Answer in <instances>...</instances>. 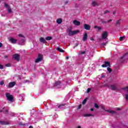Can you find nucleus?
I'll use <instances>...</instances> for the list:
<instances>
[{"mask_svg":"<svg viewBox=\"0 0 128 128\" xmlns=\"http://www.w3.org/2000/svg\"><path fill=\"white\" fill-rule=\"evenodd\" d=\"M78 32H80V30H78L72 31V30H69L68 32V34L70 36H74V34H78Z\"/></svg>","mask_w":128,"mask_h":128,"instance_id":"f257e3e1","label":"nucleus"},{"mask_svg":"<svg viewBox=\"0 0 128 128\" xmlns=\"http://www.w3.org/2000/svg\"><path fill=\"white\" fill-rule=\"evenodd\" d=\"M6 96L8 100H10V102H12V100H14V96H12V95H11L10 94L6 93Z\"/></svg>","mask_w":128,"mask_h":128,"instance_id":"f03ea898","label":"nucleus"},{"mask_svg":"<svg viewBox=\"0 0 128 128\" xmlns=\"http://www.w3.org/2000/svg\"><path fill=\"white\" fill-rule=\"evenodd\" d=\"M42 54H38V58L35 60L36 64H38V62H40L42 60Z\"/></svg>","mask_w":128,"mask_h":128,"instance_id":"7ed1b4c3","label":"nucleus"},{"mask_svg":"<svg viewBox=\"0 0 128 128\" xmlns=\"http://www.w3.org/2000/svg\"><path fill=\"white\" fill-rule=\"evenodd\" d=\"M20 56L18 54L12 55V58H14V60H17V62H20Z\"/></svg>","mask_w":128,"mask_h":128,"instance_id":"20e7f679","label":"nucleus"},{"mask_svg":"<svg viewBox=\"0 0 128 128\" xmlns=\"http://www.w3.org/2000/svg\"><path fill=\"white\" fill-rule=\"evenodd\" d=\"M108 36V32L106 31L104 32L102 35V40H106V38H107Z\"/></svg>","mask_w":128,"mask_h":128,"instance_id":"39448f33","label":"nucleus"},{"mask_svg":"<svg viewBox=\"0 0 128 128\" xmlns=\"http://www.w3.org/2000/svg\"><path fill=\"white\" fill-rule=\"evenodd\" d=\"M4 6L5 8H8V14H12V8H10V6L8 4L4 3Z\"/></svg>","mask_w":128,"mask_h":128,"instance_id":"423d86ee","label":"nucleus"},{"mask_svg":"<svg viewBox=\"0 0 128 128\" xmlns=\"http://www.w3.org/2000/svg\"><path fill=\"white\" fill-rule=\"evenodd\" d=\"M102 68H106V66H110V62H105L104 64L102 65Z\"/></svg>","mask_w":128,"mask_h":128,"instance_id":"0eeeda50","label":"nucleus"},{"mask_svg":"<svg viewBox=\"0 0 128 128\" xmlns=\"http://www.w3.org/2000/svg\"><path fill=\"white\" fill-rule=\"evenodd\" d=\"M16 86V82H10L8 84V88H14Z\"/></svg>","mask_w":128,"mask_h":128,"instance_id":"6e6552de","label":"nucleus"},{"mask_svg":"<svg viewBox=\"0 0 128 128\" xmlns=\"http://www.w3.org/2000/svg\"><path fill=\"white\" fill-rule=\"evenodd\" d=\"M88 34L86 32L84 33L82 38L83 42H86L88 40Z\"/></svg>","mask_w":128,"mask_h":128,"instance_id":"1a4fd4ad","label":"nucleus"},{"mask_svg":"<svg viewBox=\"0 0 128 128\" xmlns=\"http://www.w3.org/2000/svg\"><path fill=\"white\" fill-rule=\"evenodd\" d=\"M25 42H26L25 38L24 37V38L20 40L19 44H21V46H24V44Z\"/></svg>","mask_w":128,"mask_h":128,"instance_id":"9d476101","label":"nucleus"},{"mask_svg":"<svg viewBox=\"0 0 128 128\" xmlns=\"http://www.w3.org/2000/svg\"><path fill=\"white\" fill-rule=\"evenodd\" d=\"M10 42H11L12 44H16V42H18V40L14 39L12 38H9Z\"/></svg>","mask_w":128,"mask_h":128,"instance_id":"9b49d317","label":"nucleus"},{"mask_svg":"<svg viewBox=\"0 0 128 128\" xmlns=\"http://www.w3.org/2000/svg\"><path fill=\"white\" fill-rule=\"evenodd\" d=\"M84 28L86 30H90V26L88 24H84Z\"/></svg>","mask_w":128,"mask_h":128,"instance_id":"f8f14e48","label":"nucleus"},{"mask_svg":"<svg viewBox=\"0 0 128 128\" xmlns=\"http://www.w3.org/2000/svg\"><path fill=\"white\" fill-rule=\"evenodd\" d=\"M120 20H122V19H120L116 22L115 26H120Z\"/></svg>","mask_w":128,"mask_h":128,"instance_id":"ddd939ff","label":"nucleus"},{"mask_svg":"<svg viewBox=\"0 0 128 128\" xmlns=\"http://www.w3.org/2000/svg\"><path fill=\"white\" fill-rule=\"evenodd\" d=\"M39 40L40 42H42L43 44H46V39L42 37L40 38Z\"/></svg>","mask_w":128,"mask_h":128,"instance_id":"4468645a","label":"nucleus"},{"mask_svg":"<svg viewBox=\"0 0 128 128\" xmlns=\"http://www.w3.org/2000/svg\"><path fill=\"white\" fill-rule=\"evenodd\" d=\"M73 23L74 24L75 26H80V22L76 20H74V22H73Z\"/></svg>","mask_w":128,"mask_h":128,"instance_id":"2eb2a0df","label":"nucleus"},{"mask_svg":"<svg viewBox=\"0 0 128 128\" xmlns=\"http://www.w3.org/2000/svg\"><path fill=\"white\" fill-rule=\"evenodd\" d=\"M56 22L58 24H60L62 22V19L60 18L56 20Z\"/></svg>","mask_w":128,"mask_h":128,"instance_id":"dca6fc26","label":"nucleus"},{"mask_svg":"<svg viewBox=\"0 0 128 128\" xmlns=\"http://www.w3.org/2000/svg\"><path fill=\"white\" fill-rule=\"evenodd\" d=\"M110 86L111 90H118L116 85H111Z\"/></svg>","mask_w":128,"mask_h":128,"instance_id":"f3484780","label":"nucleus"},{"mask_svg":"<svg viewBox=\"0 0 128 128\" xmlns=\"http://www.w3.org/2000/svg\"><path fill=\"white\" fill-rule=\"evenodd\" d=\"M92 6H98V4L96 2L93 1L92 3Z\"/></svg>","mask_w":128,"mask_h":128,"instance_id":"a211bd4d","label":"nucleus"},{"mask_svg":"<svg viewBox=\"0 0 128 128\" xmlns=\"http://www.w3.org/2000/svg\"><path fill=\"white\" fill-rule=\"evenodd\" d=\"M94 28H98V30H102V28L100 26H94Z\"/></svg>","mask_w":128,"mask_h":128,"instance_id":"6ab92c4d","label":"nucleus"},{"mask_svg":"<svg viewBox=\"0 0 128 128\" xmlns=\"http://www.w3.org/2000/svg\"><path fill=\"white\" fill-rule=\"evenodd\" d=\"M57 50H58V52H64V50H62V48L58 47L57 48Z\"/></svg>","mask_w":128,"mask_h":128,"instance_id":"aec40b11","label":"nucleus"},{"mask_svg":"<svg viewBox=\"0 0 128 128\" xmlns=\"http://www.w3.org/2000/svg\"><path fill=\"white\" fill-rule=\"evenodd\" d=\"M85 118L88 117V116H94V115L92 114H85L84 115Z\"/></svg>","mask_w":128,"mask_h":128,"instance_id":"412c9836","label":"nucleus"},{"mask_svg":"<svg viewBox=\"0 0 128 128\" xmlns=\"http://www.w3.org/2000/svg\"><path fill=\"white\" fill-rule=\"evenodd\" d=\"M0 123H1V124H9L8 122L4 121H0Z\"/></svg>","mask_w":128,"mask_h":128,"instance_id":"4be33fe9","label":"nucleus"},{"mask_svg":"<svg viewBox=\"0 0 128 128\" xmlns=\"http://www.w3.org/2000/svg\"><path fill=\"white\" fill-rule=\"evenodd\" d=\"M106 112H110V114H116V112L114 110H107Z\"/></svg>","mask_w":128,"mask_h":128,"instance_id":"5701e85b","label":"nucleus"},{"mask_svg":"<svg viewBox=\"0 0 128 128\" xmlns=\"http://www.w3.org/2000/svg\"><path fill=\"white\" fill-rule=\"evenodd\" d=\"M45 38H46V40H52V37L47 36Z\"/></svg>","mask_w":128,"mask_h":128,"instance_id":"b1692460","label":"nucleus"},{"mask_svg":"<svg viewBox=\"0 0 128 128\" xmlns=\"http://www.w3.org/2000/svg\"><path fill=\"white\" fill-rule=\"evenodd\" d=\"M62 84V82L60 80L55 82L56 86H60Z\"/></svg>","mask_w":128,"mask_h":128,"instance_id":"393cba45","label":"nucleus"},{"mask_svg":"<svg viewBox=\"0 0 128 128\" xmlns=\"http://www.w3.org/2000/svg\"><path fill=\"white\" fill-rule=\"evenodd\" d=\"M124 38H126V36H123L120 37V42H122V40H124Z\"/></svg>","mask_w":128,"mask_h":128,"instance_id":"a878e982","label":"nucleus"},{"mask_svg":"<svg viewBox=\"0 0 128 128\" xmlns=\"http://www.w3.org/2000/svg\"><path fill=\"white\" fill-rule=\"evenodd\" d=\"M107 70L109 74H110V72H112V68H110L108 67L107 68Z\"/></svg>","mask_w":128,"mask_h":128,"instance_id":"bb28decb","label":"nucleus"},{"mask_svg":"<svg viewBox=\"0 0 128 128\" xmlns=\"http://www.w3.org/2000/svg\"><path fill=\"white\" fill-rule=\"evenodd\" d=\"M88 100V98H85L82 102V104H86V101Z\"/></svg>","mask_w":128,"mask_h":128,"instance_id":"cd10ccee","label":"nucleus"},{"mask_svg":"<svg viewBox=\"0 0 128 128\" xmlns=\"http://www.w3.org/2000/svg\"><path fill=\"white\" fill-rule=\"evenodd\" d=\"M101 22L104 24H108L107 22L104 20V19H101Z\"/></svg>","mask_w":128,"mask_h":128,"instance_id":"c85d7f7f","label":"nucleus"},{"mask_svg":"<svg viewBox=\"0 0 128 128\" xmlns=\"http://www.w3.org/2000/svg\"><path fill=\"white\" fill-rule=\"evenodd\" d=\"M125 98H126V102H128V94H125Z\"/></svg>","mask_w":128,"mask_h":128,"instance_id":"c756f323","label":"nucleus"},{"mask_svg":"<svg viewBox=\"0 0 128 128\" xmlns=\"http://www.w3.org/2000/svg\"><path fill=\"white\" fill-rule=\"evenodd\" d=\"M94 108H100V106H98V104H95L94 105Z\"/></svg>","mask_w":128,"mask_h":128,"instance_id":"7c9ffc66","label":"nucleus"},{"mask_svg":"<svg viewBox=\"0 0 128 128\" xmlns=\"http://www.w3.org/2000/svg\"><path fill=\"white\" fill-rule=\"evenodd\" d=\"M6 66H8V67L12 66V64H10V63L7 64H6Z\"/></svg>","mask_w":128,"mask_h":128,"instance_id":"2f4dec72","label":"nucleus"},{"mask_svg":"<svg viewBox=\"0 0 128 128\" xmlns=\"http://www.w3.org/2000/svg\"><path fill=\"white\" fill-rule=\"evenodd\" d=\"M4 81H1L0 82V86H4Z\"/></svg>","mask_w":128,"mask_h":128,"instance_id":"473e14b6","label":"nucleus"},{"mask_svg":"<svg viewBox=\"0 0 128 128\" xmlns=\"http://www.w3.org/2000/svg\"><path fill=\"white\" fill-rule=\"evenodd\" d=\"M110 11H108V10H106L104 12V14H108V13H110Z\"/></svg>","mask_w":128,"mask_h":128,"instance_id":"72a5a7b5","label":"nucleus"},{"mask_svg":"<svg viewBox=\"0 0 128 128\" xmlns=\"http://www.w3.org/2000/svg\"><path fill=\"white\" fill-rule=\"evenodd\" d=\"M18 36L20 38H24V36H22V34H19Z\"/></svg>","mask_w":128,"mask_h":128,"instance_id":"f704fd0d","label":"nucleus"},{"mask_svg":"<svg viewBox=\"0 0 128 128\" xmlns=\"http://www.w3.org/2000/svg\"><path fill=\"white\" fill-rule=\"evenodd\" d=\"M90 90H92V88H88L87 90V92L88 93L90 92Z\"/></svg>","mask_w":128,"mask_h":128,"instance_id":"c9c22d12","label":"nucleus"},{"mask_svg":"<svg viewBox=\"0 0 128 128\" xmlns=\"http://www.w3.org/2000/svg\"><path fill=\"white\" fill-rule=\"evenodd\" d=\"M66 106V104H62L58 106V108H60V106Z\"/></svg>","mask_w":128,"mask_h":128,"instance_id":"e433bc0d","label":"nucleus"},{"mask_svg":"<svg viewBox=\"0 0 128 128\" xmlns=\"http://www.w3.org/2000/svg\"><path fill=\"white\" fill-rule=\"evenodd\" d=\"M124 90H127V92H128V86L125 88H124Z\"/></svg>","mask_w":128,"mask_h":128,"instance_id":"4c0bfd02","label":"nucleus"},{"mask_svg":"<svg viewBox=\"0 0 128 128\" xmlns=\"http://www.w3.org/2000/svg\"><path fill=\"white\" fill-rule=\"evenodd\" d=\"M4 68V66L0 64V70H2Z\"/></svg>","mask_w":128,"mask_h":128,"instance_id":"58836bf2","label":"nucleus"},{"mask_svg":"<svg viewBox=\"0 0 128 128\" xmlns=\"http://www.w3.org/2000/svg\"><path fill=\"white\" fill-rule=\"evenodd\" d=\"M112 22V20L110 19L107 21V23L108 24V22Z\"/></svg>","mask_w":128,"mask_h":128,"instance_id":"ea45409f","label":"nucleus"},{"mask_svg":"<svg viewBox=\"0 0 128 128\" xmlns=\"http://www.w3.org/2000/svg\"><path fill=\"white\" fill-rule=\"evenodd\" d=\"M106 44H108V42H106L105 43H102V46H106Z\"/></svg>","mask_w":128,"mask_h":128,"instance_id":"a19ab883","label":"nucleus"},{"mask_svg":"<svg viewBox=\"0 0 128 128\" xmlns=\"http://www.w3.org/2000/svg\"><path fill=\"white\" fill-rule=\"evenodd\" d=\"M80 108H82V104H80L78 106V109L80 110Z\"/></svg>","mask_w":128,"mask_h":128,"instance_id":"79ce46f5","label":"nucleus"},{"mask_svg":"<svg viewBox=\"0 0 128 128\" xmlns=\"http://www.w3.org/2000/svg\"><path fill=\"white\" fill-rule=\"evenodd\" d=\"M81 54H86V51H84L80 52Z\"/></svg>","mask_w":128,"mask_h":128,"instance_id":"37998d69","label":"nucleus"},{"mask_svg":"<svg viewBox=\"0 0 128 128\" xmlns=\"http://www.w3.org/2000/svg\"><path fill=\"white\" fill-rule=\"evenodd\" d=\"M4 58H8V55H5L4 56Z\"/></svg>","mask_w":128,"mask_h":128,"instance_id":"c03bdc74","label":"nucleus"},{"mask_svg":"<svg viewBox=\"0 0 128 128\" xmlns=\"http://www.w3.org/2000/svg\"><path fill=\"white\" fill-rule=\"evenodd\" d=\"M2 43L0 42V48H2Z\"/></svg>","mask_w":128,"mask_h":128,"instance_id":"a18cd8bd","label":"nucleus"},{"mask_svg":"<svg viewBox=\"0 0 128 128\" xmlns=\"http://www.w3.org/2000/svg\"><path fill=\"white\" fill-rule=\"evenodd\" d=\"M122 110L120 108H116V110Z\"/></svg>","mask_w":128,"mask_h":128,"instance_id":"49530a36","label":"nucleus"},{"mask_svg":"<svg viewBox=\"0 0 128 128\" xmlns=\"http://www.w3.org/2000/svg\"><path fill=\"white\" fill-rule=\"evenodd\" d=\"M30 82V80H26L24 82Z\"/></svg>","mask_w":128,"mask_h":128,"instance_id":"de8ad7c7","label":"nucleus"},{"mask_svg":"<svg viewBox=\"0 0 128 128\" xmlns=\"http://www.w3.org/2000/svg\"><path fill=\"white\" fill-rule=\"evenodd\" d=\"M126 56V54H125L122 57V58H124V56Z\"/></svg>","mask_w":128,"mask_h":128,"instance_id":"09e8293b","label":"nucleus"},{"mask_svg":"<svg viewBox=\"0 0 128 128\" xmlns=\"http://www.w3.org/2000/svg\"><path fill=\"white\" fill-rule=\"evenodd\" d=\"M116 14V11H114L113 12V14Z\"/></svg>","mask_w":128,"mask_h":128,"instance_id":"8fccbe9b","label":"nucleus"},{"mask_svg":"<svg viewBox=\"0 0 128 128\" xmlns=\"http://www.w3.org/2000/svg\"><path fill=\"white\" fill-rule=\"evenodd\" d=\"M5 112H6V113L8 112V110H6Z\"/></svg>","mask_w":128,"mask_h":128,"instance_id":"3c124183","label":"nucleus"},{"mask_svg":"<svg viewBox=\"0 0 128 128\" xmlns=\"http://www.w3.org/2000/svg\"><path fill=\"white\" fill-rule=\"evenodd\" d=\"M94 40V38H90V40Z\"/></svg>","mask_w":128,"mask_h":128,"instance_id":"603ef678","label":"nucleus"},{"mask_svg":"<svg viewBox=\"0 0 128 128\" xmlns=\"http://www.w3.org/2000/svg\"><path fill=\"white\" fill-rule=\"evenodd\" d=\"M90 110H91V112H94V108H90Z\"/></svg>","mask_w":128,"mask_h":128,"instance_id":"864d4df0","label":"nucleus"},{"mask_svg":"<svg viewBox=\"0 0 128 128\" xmlns=\"http://www.w3.org/2000/svg\"><path fill=\"white\" fill-rule=\"evenodd\" d=\"M0 112H4L2 110H0Z\"/></svg>","mask_w":128,"mask_h":128,"instance_id":"5fc2aeb1","label":"nucleus"},{"mask_svg":"<svg viewBox=\"0 0 128 128\" xmlns=\"http://www.w3.org/2000/svg\"><path fill=\"white\" fill-rule=\"evenodd\" d=\"M68 2L66 1V2H65V4H66Z\"/></svg>","mask_w":128,"mask_h":128,"instance_id":"6e6d98bb","label":"nucleus"},{"mask_svg":"<svg viewBox=\"0 0 128 128\" xmlns=\"http://www.w3.org/2000/svg\"><path fill=\"white\" fill-rule=\"evenodd\" d=\"M68 58H69L68 56H67L66 57V59L68 60Z\"/></svg>","mask_w":128,"mask_h":128,"instance_id":"4d7b16f0","label":"nucleus"},{"mask_svg":"<svg viewBox=\"0 0 128 128\" xmlns=\"http://www.w3.org/2000/svg\"><path fill=\"white\" fill-rule=\"evenodd\" d=\"M78 128H82V126H78Z\"/></svg>","mask_w":128,"mask_h":128,"instance_id":"13d9d810","label":"nucleus"},{"mask_svg":"<svg viewBox=\"0 0 128 128\" xmlns=\"http://www.w3.org/2000/svg\"><path fill=\"white\" fill-rule=\"evenodd\" d=\"M28 128H34L32 126H30Z\"/></svg>","mask_w":128,"mask_h":128,"instance_id":"bf43d9fd","label":"nucleus"},{"mask_svg":"<svg viewBox=\"0 0 128 128\" xmlns=\"http://www.w3.org/2000/svg\"><path fill=\"white\" fill-rule=\"evenodd\" d=\"M102 108H103V109H104V106H102Z\"/></svg>","mask_w":128,"mask_h":128,"instance_id":"052dcab7","label":"nucleus"},{"mask_svg":"<svg viewBox=\"0 0 128 128\" xmlns=\"http://www.w3.org/2000/svg\"><path fill=\"white\" fill-rule=\"evenodd\" d=\"M102 78H104V76H102Z\"/></svg>","mask_w":128,"mask_h":128,"instance_id":"680f3d73","label":"nucleus"},{"mask_svg":"<svg viewBox=\"0 0 128 128\" xmlns=\"http://www.w3.org/2000/svg\"><path fill=\"white\" fill-rule=\"evenodd\" d=\"M76 6H78V4H76Z\"/></svg>","mask_w":128,"mask_h":128,"instance_id":"e2e57ef3","label":"nucleus"}]
</instances>
